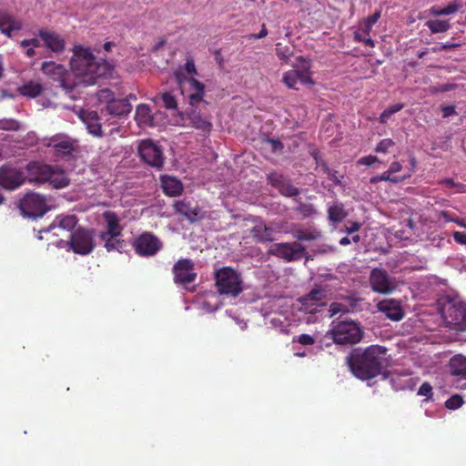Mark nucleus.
I'll use <instances>...</instances> for the list:
<instances>
[{
	"instance_id": "f257e3e1",
	"label": "nucleus",
	"mask_w": 466,
	"mask_h": 466,
	"mask_svg": "<svg viewBox=\"0 0 466 466\" xmlns=\"http://www.w3.org/2000/svg\"><path fill=\"white\" fill-rule=\"evenodd\" d=\"M70 65L72 72H68L64 66L53 61L44 62L41 69L53 81L57 82L66 93L80 85L85 86L94 85L97 78L110 73L109 64L97 62L90 49L83 46L75 47Z\"/></svg>"
},
{
	"instance_id": "f03ea898",
	"label": "nucleus",
	"mask_w": 466,
	"mask_h": 466,
	"mask_svg": "<svg viewBox=\"0 0 466 466\" xmlns=\"http://www.w3.org/2000/svg\"><path fill=\"white\" fill-rule=\"evenodd\" d=\"M388 349L378 344L355 348L347 357V364L354 377L370 380L381 375L388 366Z\"/></svg>"
},
{
	"instance_id": "7ed1b4c3",
	"label": "nucleus",
	"mask_w": 466,
	"mask_h": 466,
	"mask_svg": "<svg viewBox=\"0 0 466 466\" xmlns=\"http://www.w3.org/2000/svg\"><path fill=\"white\" fill-rule=\"evenodd\" d=\"M441 316L448 329L456 332L466 331V301L461 298H448L442 305Z\"/></svg>"
},
{
	"instance_id": "20e7f679",
	"label": "nucleus",
	"mask_w": 466,
	"mask_h": 466,
	"mask_svg": "<svg viewBox=\"0 0 466 466\" xmlns=\"http://www.w3.org/2000/svg\"><path fill=\"white\" fill-rule=\"evenodd\" d=\"M215 285L219 295L237 298L244 289L241 273L230 267H223L215 273Z\"/></svg>"
},
{
	"instance_id": "39448f33",
	"label": "nucleus",
	"mask_w": 466,
	"mask_h": 466,
	"mask_svg": "<svg viewBox=\"0 0 466 466\" xmlns=\"http://www.w3.org/2000/svg\"><path fill=\"white\" fill-rule=\"evenodd\" d=\"M329 333L333 341L339 345L357 344L362 339L364 334L357 322L347 320L333 321Z\"/></svg>"
},
{
	"instance_id": "423d86ee",
	"label": "nucleus",
	"mask_w": 466,
	"mask_h": 466,
	"mask_svg": "<svg viewBox=\"0 0 466 466\" xmlns=\"http://www.w3.org/2000/svg\"><path fill=\"white\" fill-rule=\"evenodd\" d=\"M26 170L29 175V181L31 182H49L56 188L66 187L69 184L68 178L64 176L57 178L56 172L54 167L49 165L33 161L27 164Z\"/></svg>"
},
{
	"instance_id": "0eeeda50",
	"label": "nucleus",
	"mask_w": 466,
	"mask_h": 466,
	"mask_svg": "<svg viewBox=\"0 0 466 466\" xmlns=\"http://www.w3.org/2000/svg\"><path fill=\"white\" fill-rule=\"evenodd\" d=\"M18 207L24 217L33 218H42L49 209L46 198L37 193L25 194Z\"/></svg>"
},
{
	"instance_id": "6e6552de",
	"label": "nucleus",
	"mask_w": 466,
	"mask_h": 466,
	"mask_svg": "<svg viewBox=\"0 0 466 466\" xmlns=\"http://www.w3.org/2000/svg\"><path fill=\"white\" fill-rule=\"evenodd\" d=\"M93 232L83 228H78L72 232L69 240L72 250L80 255L91 253L95 248Z\"/></svg>"
},
{
	"instance_id": "1a4fd4ad",
	"label": "nucleus",
	"mask_w": 466,
	"mask_h": 466,
	"mask_svg": "<svg viewBox=\"0 0 466 466\" xmlns=\"http://www.w3.org/2000/svg\"><path fill=\"white\" fill-rule=\"evenodd\" d=\"M26 180V176L21 168L11 164L0 167V186L7 190H15Z\"/></svg>"
},
{
	"instance_id": "9d476101",
	"label": "nucleus",
	"mask_w": 466,
	"mask_h": 466,
	"mask_svg": "<svg viewBox=\"0 0 466 466\" xmlns=\"http://www.w3.org/2000/svg\"><path fill=\"white\" fill-rule=\"evenodd\" d=\"M328 291L322 287H317L305 296L299 298V301L306 312L315 314L326 307Z\"/></svg>"
},
{
	"instance_id": "9b49d317",
	"label": "nucleus",
	"mask_w": 466,
	"mask_h": 466,
	"mask_svg": "<svg viewBox=\"0 0 466 466\" xmlns=\"http://www.w3.org/2000/svg\"><path fill=\"white\" fill-rule=\"evenodd\" d=\"M138 154L141 159L153 167L160 169L164 164L162 148L151 140H143L138 146Z\"/></svg>"
},
{
	"instance_id": "f8f14e48",
	"label": "nucleus",
	"mask_w": 466,
	"mask_h": 466,
	"mask_svg": "<svg viewBox=\"0 0 466 466\" xmlns=\"http://www.w3.org/2000/svg\"><path fill=\"white\" fill-rule=\"evenodd\" d=\"M370 284L371 289L380 294H390L396 289L394 279L385 269L380 268L370 271Z\"/></svg>"
},
{
	"instance_id": "ddd939ff",
	"label": "nucleus",
	"mask_w": 466,
	"mask_h": 466,
	"mask_svg": "<svg viewBox=\"0 0 466 466\" xmlns=\"http://www.w3.org/2000/svg\"><path fill=\"white\" fill-rule=\"evenodd\" d=\"M268 252L286 261H293L301 258L306 253V248L298 242L276 243L270 247Z\"/></svg>"
},
{
	"instance_id": "4468645a",
	"label": "nucleus",
	"mask_w": 466,
	"mask_h": 466,
	"mask_svg": "<svg viewBox=\"0 0 466 466\" xmlns=\"http://www.w3.org/2000/svg\"><path fill=\"white\" fill-rule=\"evenodd\" d=\"M133 248L139 256L150 257L161 249L162 243L152 233L145 232L134 241Z\"/></svg>"
},
{
	"instance_id": "2eb2a0df",
	"label": "nucleus",
	"mask_w": 466,
	"mask_h": 466,
	"mask_svg": "<svg viewBox=\"0 0 466 466\" xmlns=\"http://www.w3.org/2000/svg\"><path fill=\"white\" fill-rule=\"evenodd\" d=\"M98 98L107 102L106 110L113 116H126L132 110V105L128 102V99H114L108 89L101 90L98 93Z\"/></svg>"
},
{
	"instance_id": "dca6fc26",
	"label": "nucleus",
	"mask_w": 466,
	"mask_h": 466,
	"mask_svg": "<svg viewBox=\"0 0 466 466\" xmlns=\"http://www.w3.org/2000/svg\"><path fill=\"white\" fill-rule=\"evenodd\" d=\"M48 147L54 148V154L57 157H70L77 150L76 141L64 135H56L50 138Z\"/></svg>"
},
{
	"instance_id": "f3484780",
	"label": "nucleus",
	"mask_w": 466,
	"mask_h": 466,
	"mask_svg": "<svg viewBox=\"0 0 466 466\" xmlns=\"http://www.w3.org/2000/svg\"><path fill=\"white\" fill-rule=\"evenodd\" d=\"M174 281L179 284H189L197 278L194 263L189 258H181L173 267Z\"/></svg>"
},
{
	"instance_id": "a211bd4d",
	"label": "nucleus",
	"mask_w": 466,
	"mask_h": 466,
	"mask_svg": "<svg viewBox=\"0 0 466 466\" xmlns=\"http://www.w3.org/2000/svg\"><path fill=\"white\" fill-rule=\"evenodd\" d=\"M268 183L285 197H296L299 195V189L293 186L291 181L281 174L271 173L268 177Z\"/></svg>"
},
{
	"instance_id": "6ab92c4d",
	"label": "nucleus",
	"mask_w": 466,
	"mask_h": 466,
	"mask_svg": "<svg viewBox=\"0 0 466 466\" xmlns=\"http://www.w3.org/2000/svg\"><path fill=\"white\" fill-rule=\"evenodd\" d=\"M378 311L393 321H399L404 317V310L400 302L394 299H383L377 304Z\"/></svg>"
},
{
	"instance_id": "aec40b11",
	"label": "nucleus",
	"mask_w": 466,
	"mask_h": 466,
	"mask_svg": "<svg viewBox=\"0 0 466 466\" xmlns=\"http://www.w3.org/2000/svg\"><path fill=\"white\" fill-rule=\"evenodd\" d=\"M103 218L106 221V230L99 234V238H107V236L110 238L122 237L123 227L120 225V219L117 214L114 211L107 210L103 213Z\"/></svg>"
},
{
	"instance_id": "412c9836",
	"label": "nucleus",
	"mask_w": 466,
	"mask_h": 466,
	"mask_svg": "<svg viewBox=\"0 0 466 466\" xmlns=\"http://www.w3.org/2000/svg\"><path fill=\"white\" fill-rule=\"evenodd\" d=\"M38 35L44 41L45 46L51 51L59 53L65 49V41L56 33L40 29Z\"/></svg>"
},
{
	"instance_id": "4be33fe9",
	"label": "nucleus",
	"mask_w": 466,
	"mask_h": 466,
	"mask_svg": "<svg viewBox=\"0 0 466 466\" xmlns=\"http://www.w3.org/2000/svg\"><path fill=\"white\" fill-rule=\"evenodd\" d=\"M77 223V218L75 215L57 216L55 220L47 228H43L39 233H48L53 229L59 228L67 231H72Z\"/></svg>"
},
{
	"instance_id": "5701e85b",
	"label": "nucleus",
	"mask_w": 466,
	"mask_h": 466,
	"mask_svg": "<svg viewBox=\"0 0 466 466\" xmlns=\"http://www.w3.org/2000/svg\"><path fill=\"white\" fill-rule=\"evenodd\" d=\"M21 28L22 23L19 20L5 11H0V31L2 34L10 37L13 31H18Z\"/></svg>"
},
{
	"instance_id": "b1692460",
	"label": "nucleus",
	"mask_w": 466,
	"mask_h": 466,
	"mask_svg": "<svg viewBox=\"0 0 466 466\" xmlns=\"http://www.w3.org/2000/svg\"><path fill=\"white\" fill-rule=\"evenodd\" d=\"M161 186L166 195L170 197H177L182 194L184 187L182 182L167 175L161 177Z\"/></svg>"
},
{
	"instance_id": "393cba45",
	"label": "nucleus",
	"mask_w": 466,
	"mask_h": 466,
	"mask_svg": "<svg viewBox=\"0 0 466 466\" xmlns=\"http://www.w3.org/2000/svg\"><path fill=\"white\" fill-rule=\"evenodd\" d=\"M449 369L451 375L466 380V357L461 354L453 356L449 361ZM461 388H466V383Z\"/></svg>"
},
{
	"instance_id": "a878e982",
	"label": "nucleus",
	"mask_w": 466,
	"mask_h": 466,
	"mask_svg": "<svg viewBox=\"0 0 466 466\" xmlns=\"http://www.w3.org/2000/svg\"><path fill=\"white\" fill-rule=\"evenodd\" d=\"M310 67L311 63L309 60L306 59L303 56H299L297 58V63L294 65V71H298L299 75L302 76V85L305 86H313L315 84L314 80L310 76Z\"/></svg>"
},
{
	"instance_id": "bb28decb",
	"label": "nucleus",
	"mask_w": 466,
	"mask_h": 466,
	"mask_svg": "<svg viewBox=\"0 0 466 466\" xmlns=\"http://www.w3.org/2000/svg\"><path fill=\"white\" fill-rule=\"evenodd\" d=\"M250 234L257 242L266 243L274 240L273 228L267 227L265 224L254 226L250 230Z\"/></svg>"
},
{
	"instance_id": "cd10ccee",
	"label": "nucleus",
	"mask_w": 466,
	"mask_h": 466,
	"mask_svg": "<svg viewBox=\"0 0 466 466\" xmlns=\"http://www.w3.org/2000/svg\"><path fill=\"white\" fill-rule=\"evenodd\" d=\"M174 208L177 213L184 216L190 221L197 220L198 217V208L191 207V204L185 200L176 202L174 205Z\"/></svg>"
},
{
	"instance_id": "c85d7f7f",
	"label": "nucleus",
	"mask_w": 466,
	"mask_h": 466,
	"mask_svg": "<svg viewBox=\"0 0 466 466\" xmlns=\"http://www.w3.org/2000/svg\"><path fill=\"white\" fill-rule=\"evenodd\" d=\"M348 216V212L344 208V205L335 202L328 208V218L332 223H339Z\"/></svg>"
},
{
	"instance_id": "c756f323",
	"label": "nucleus",
	"mask_w": 466,
	"mask_h": 466,
	"mask_svg": "<svg viewBox=\"0 0 466 466\" xmlns=\"http://www.w3.org/2000/svg\"><path fill=\"white\" fill-rule=\"evenodd\" d=\"M21 95L28 97H36L43 91V86L40 83L29 81L28 83L18 87Z\"/></svg>"
},
{
	"instance_id": "7c9ffc66",
	"label": "nucleus",
	"mask_w": 466,
	"mask_h": 466,
	"mask_svg": "<svg viewBox=\"0 0 466 466\" xmlns=\"http://www.w3.org/2000/svg\"><path fill=\"white\" fill-rule=\"evenodd\" d=\"M425 25L430 29L432 34L445 33L451 28V24L448 20L431 19L425 23Z\"/></svg>"
},
{
	"instance_id": "2f4dec72",
	"label": "nucleus",
	"mask_w": 466,
	"mask_h": 466,
	"mask_svg": "<svg viewBox=\"0 0 466 466\" xmlns=\"http://www.w3.org/2000/svg\"><path fill=\"white\" fill-rule=\"evenodd\" d=\"M282 81L289 88L298 90L299 87H297V84L298 83L302 84V76H301V75H299V73L298 71H294L292 69V70L286 72L283 75Z\"/></svg>"
},
{
	"instance_id": "473e14b6",
	"label": "nucleus",
	"mask_w": 466,
	"mask_h": 466,
	"mask_svg": "<svg viewBox=\"0 0 466 466\" xmlns=\"http://www.w3.org/2000/svg\"><path fill=\"white\" fill-rule=\"evenodd\" d=\"M86 126V128L90 134L96 137H102V126L98 122L100 118H81Z\"/></svg>"
},
{
	"instance_id": "72a5a7b5",
	"label": "nucleus",
	"mask_w": 466,
	"mask_h": 466,
	"mask_svg": "<svg viewBox=\"0 0 466 466\" xmlns=\"http://www.w3.org/2000/svg\"><path fill=\"white\" fill-rule=\"evenodd\" d=\"M119 237H113L110 238L107 236V238H100L105 242V248L108 252L114 251V250H120L124 247V240L119 239Z\"/></svg>"
},
{
	"instance_id": "f704fd0d",
	"label": "nucleus",
	"mask_w": 466,
	"mask_h": 466,
	"mask_svg": "<svg viewBox=\"0 0 466 466\" xmlns=\"http://www.w3.org/2000/svg\"><path fill=\"white\" fill-rule=\"evenodd\" d=\"M189 85L192 89L196 90V93L189 96L191 102L200 101L204 95V85L195 78L189 80Z\"/></svg>"
},
{
	"instance_id": "c9c22d12",
	"label": "nucleus",
	"mask_w": 466,
	"mask_h": 466,
	"mask_svg": "<svg viewBox=\"0 0 466 466\" xmlns=\"http://www.w3.org/2000/svg\"><path fill=\"white\" fill-rule=\"evenodd\" d=\"M410 176H404V177H390V174L389 171L383 172L380 176H376L370 178V183H377L379 181H390L392 183H399L404 181L406 178H408Z\"/></svg>"
},
{
	"instance_id": "e433bc0d",
	"label": "nucleus",
	"mask_w": 466,
	"mask_h": 466,
	"mask_svg": "<svg viewBox=\"0 0 466 466\" xmlns=\"http://www.w3.org/2000/svg\"><path fill=\"white\" fill-rule=\"evenodd\" d=\"M296 212L301 215L302 218H309L316 214V209L312 204L300 202L295 208Z\"/></svg>"
},
{
	"instance_id": "4c0bfd02",
	"label": "nucleus",
	"mask_w": 466,
	"mask_h": 466,
	"mask_svg": "<svg viewBox=\"0 0 466 466\" xmlns=\"http://www.w3.org/2000/svg\"><path fill=\"white\" fill-rule=\"evenodd\" d=\"M294 238L300 241H309L315 240L318 238L319 234L317 232L304 230V229H297L294 232Z\"/></svg>"
},
{
	"instance_id": "58836bf2",
	"label": "nucleus",
	"mask_w": 466,
	"mask_h": 466,
	"mask_svg": "<svg viewBox=\"0 0 466 466\" xmlns=\"http://www.w3.org/2000/svg\"><path fill=\"white\" fill-rule=\"evenodd\" d=\"M395 146V142L390 138H385L380 141L375 147L377 153H389L390 149Z\"/></svg>"
},
{
	"instance_id": "ea45409f",
	"label": "nucleus",
	"mask_w": 466,
	"mask_h": 466,
	"mask_svg": "<svg viewBox=\"0 0 466 466\" xmlns=\"http://www.w3.org/2000/svg\"><path fill=\"white\" fill-rule=\"evenodd\" d=\"M276 55L279 59L287 61L292 56V50L289 46H281V44L278 43Z\"/></svg>"
},
{
	"instance_id": "a19ab883",
	"label": "nucleus",
	"mask_w": 466,
	"mask_h": 466,
	"mask_svg": "<svg viewBox=\"0 0 466 466\" xmlns=\"http://www.w3.org/2000/svg\"><path fill=\"white\" fill-rule=\"evenodd\" d=\"M0 128L5 130H17L19 123L14 118H1Z\"/></svg>"
},
{
	"instance_id": "79ce46f5",
	"label": "nucleus",
	"mask_w": 466,
	"mask_h": 466,
	"mask_svg": "<svg viewBox=\"0 0 466 466\" xmlns=\"http://www.w3.org/2000/svg\"><path fill=\"white\" fill-rule=\"evenodd\" d=\"M462 404L463 400L460 395H453L451 398H449L445 402V406L449 410H456L460 408Z\"/></svg>"
},
{
	"instance_id": "37998d69",
	"label": "nucleus",
	"mask_w": 466,
	"mask_h": 466,
	"mask_svg": "<svg viewBox=\"0 0 466 466\" xmlns=\"http://www.w3.org/2000/svg\"><path fill=\"white\" fill-rule=\"evenodd\" d=\"M191 120L192 125L198 129L203 131H209L211 128V124L207 120V118H188Z\"/></svg>"
},
{
	"instance_id": "c03bdc74",
	"label": "nucleus",
	"mask_w": 466,
	"mask_h": 466,
	"mask_svg": "<svg viewBox=\"0 0 466 466\" xmlns=\"http://www.w3.org/2000/svg\"><path fill=\"white\" fill-rule=\"evenodd\" d=\"M162 100L167 109H175L177 107V100L171 93L166 92L162 94Z\"/></svg>"
},
{
	"instance_id": "a18cd8bd",
	"label": "nucleus",
	"mask_w": 466,
	"mask_h": 466,
	"mask_svg": "<svg viewBox=\"0 0 466 466\" xmlns=\"http://www.w3.org/2000/svg\"><path fill=\"white\" fill-rule=\"evenodd\" d=\"M266 144L272 153H279L284 148L283 143L278 139L268 138L266 140Z\"/></svg>"
},
{
	"instance_id": "49530a36",
	"label": "nucleus",
	"mask_w": 466,
	"mask_h": 466,
	"mask_svg": "<svg viewBox=\"0 0 466 466\" xmlns=\"http://www.w3.org/2000/svg\"><path fill=\"white\" fill-rule=\"evenodd\" d=\"M322 169L327 174L328 178L332 181L334 186H339L341 184L340 180L339 179V177L336 175L337 171L330 169L327 166V164L322 165Z\"/></svg>"
},
{
	"instance_id": "de8ad7c7",
	"label": "nucleus",
	"mask_w": 466,
	"mask_h": 466,
	"mask_svg": "<svg viewBox=\"0 0 466 466\" xmlns=\"http://www.w3.org/2000/svg\"><path fill=\"white\" fill-rule=\"evenodd\" d=\"M403 107V104L396 103L389 106L383 110L380 116H390L391 115L399 112Z\"/></svg>"
},
{
	"instance_id": "09e8293b",
	"label": "nucleus",
	"mask_w": 466,
	"mask_h": 466,
	"mask_svg": "<svg viewBox=\"0 0 466 466\" xmlns=\"http://www.w3.org/2000/svg\"><path fill=\"white\" fill-rule=\"evenodd\" d=\"M461 8V4L458 0L450 3L447 6L443 7L444 15L455 14Z\"/></svg>"
},
{
	"instance_id": "8fccbe9b",
	"label": "nucleus",
	"mask_w": 466,
	"mask_h": 466,
	"mask_svg": "<svg viewBox=\"0 0 466 466\" xmlns=\"http://www.w3.org/2000/svg\"><path fill=\"white\" fill-rule=\"evenodd\" d=\"M135 116H151L149 106L147 104H139L137 106Z\"/></svg>"
},
{
	"instance_id": "3c124183",
	"label": "nucleus",
	"mask_w": 466,
	"mask_h": 466,
	"mask_svg": "<svg viewBox=\"0 0 466 466\" xmlns=\"http://www.w3.org/2000/svg\"><path fill=\"white\" fill-rule=\"evenodd\" d=\"M329 312H330V316L332 317L339 312H348V309L342 304L338 303V302H333L329 305Z\"/></svg>"
},
{
	"instance_id": "603ef678",
	"label": "nucleus",
	"mask_w": 466,
	"mask_h": 466,
	"mask_svg": "<svg viewBox=\"0 0 466 466\" xmlns=\"http://www.w3.org/2000/svg\"><path fill=\"white\" fill-rule=\"evenodd\" d=\"M418 394L420 396H425V397L430 398L432 394L431 385L429 382H423L418 390Z\"/></svg>"
},
{
	"instance_id": "864d4df0",
	"label": "nucleus",
	"mask_w": 466,
	"mask_h": 466,
	"mask_svg": "<svg viewBox=\"0 0 466 466\" xmlns=\"http://www.w3.org/2000/svg\"><path fill=\"white\" fill-rule=\"evenodd\" d=\"M297 341L302 345L309 346L315 343V339L309 334H301L298 337Z\"/></svg>"
},
{
	"instance_id": "5fc2aeb1",
	"label": "nucleus",
	"mask_w": 466,
	"mask_h": 466,
	"mask_svg": "<svg viewBox=\"0 0 466 466\" xmlns=\"http://www.w3.org/2000/svg\"><path fill=\"white\" fill-rule=\"evenodd\" d=\"M376 162H379V158L376 156L370 155L360 158L358 164L364 166H371Z\"/></svg>"
},
{
	"instance_id": "6e6d98bb",
	"label": "nucleus",
	"mask_w": 466,
	"mask_h": 466,
	"mask_svg": "<svg viewBox=\"0 0 466 466\" xmlns=\"http://www.w3.org/2000/svg\"><path fill=\"white\" fill-rule=\"evenodd\" d=\"M440 218H442L445 222H456L457 217H455L451 212L447 210H442L440 212Z\"/></svg>"
},
{
	"instance_id": "4d7b16f0",
	"label": "nucleus",
	"mask_w": 466,
	"mask_h": 466,
	"mask_svg": "<svg viewBox=\"0 0 466 466\" xmlns=\"http://www.w3.org/2000/svg\"><path fill=\"white\" fill-rule=\"evenodd\" d=\"M452 237L457 243L466 245V233L455 231L452 234Z\"/></svg>"
},
{
	"instance_id": "13d9d810",
	"label": "nucleus",
	"mask_w": 466,
	"mask_h": 466,
	"mask_svg": "<svg viewBox=\"0 0 466 466\" xmlns=\"http://www.w3.org/2000/svg\"><path fill=\"white\" fill-rule=\"evenodd\" d=\"M401 169H402L401 164L400 162L394 161L390 164L388 171L391 175V174L400 172Z\"/></svg>"
},
{
	"instance_id": "bf43d9fd",
	"label": "nucleus",
	"mask_w": 466,
	"mask_h": 466,
	"mask_svg": "<svg viewBox=\"0 0 466 466\" xmlns=\"http://www.w3.org/2000/svg\"><path fill=\"white\" fill-rule=\"evenodd\" d=\"M361 224L360 222H352L350 227L346 228V232L348 234H352L354 232H357L360 229Z\"/></svg>"
},
{
	"instance_id": "052dcab7",
	"label": "nucleus",
	"mask_w": 466,
	"mask_h": 466,
	"mask_svg": "<svg viewBox=\"0 0 466 466\" xmlns=\"http://www.w3.org/2000/svg\"><path fill=\"white\" fill-rule=\"evenodd\" d=\"M380 17V12H375L374 14L370 15L367 18V23H368L369 26H371L372 25L377 23V21L379 20Z\"/></svg>"
},
{
	"instance_id": "680f3d73",
	"label": "nucleus",
	"mask_w": 466,
	"mask_h": 466,
	"mask_svg": "<svg viewBox=\"0 0 466 466\" xmlns=\"http://www.w3.org/2000/svg\"><path fill=\"white\" fill-rule=\"evenodd\" d=\"M440 184L445 187L446 188H452L456 187V182L451 178H445L440 181Z\"/></svg>"
},
{
	"instance_id": "e2e57ef3",
	"label": "nucleus",
	"mask_w": 466,
	"mask_h": 466,
	"mask_svg": "<svg viewBox=\"0 0 466 466\" xmlns=\"http://www.w3.org/2000/svg\"><path fill=\"white\" fill-rule=\"evenodd\" d=\"M267 35H268V30L266 28V25H262L260 32L258 34L251 35V37L255 38V39H261V38H264L265 36H267Z\"/></svg>"
},
{
	"instance_id": "0e129e2a",
	"label": "nucleus",
	"mask_w": 466,
	"mask_h": 466,
	"mask_svg": "<svg viewBox=\"0 0 466 466\" xmlns=\"http://www.w3.org/2000/svg\"><path fill=\"white\" fill-rule=\"evenodd\" d=\"M461 45L460 43H445L440 44V48H443L444 50H451L460 47Z\"/></svg>"
},
{
	"instance_id": "69168bd1",
	"label": "nucleus",
	"mask_w": 466,
	"mask_h": 466,
	"mask_svg": "<svg viewBox=\"0 0 466 466\" xmlns=\"http://www.w3.org/2000/svg\"><path fill=\"white\" fill-rule=\"evenodd\" d=\"M185 69L188 74L197 73L196 66L193 61H187V63L185 64Z\"/></svg>"
},
{
	"instance_id": "338daca9",
	"label": "nucleus",
	"mask_w": 466,
	"mask_h": 466,
	"mask_svg": "<svg viewBox=\"0 0 466 466\" xmlns=\"http://www.w3.org/2000/svg\"><path fill=\"white\" fill-rule=\"evenodd\" d=\"M431 13L436 16L444 15L443 8L439 6H432L431 8Z\"/></svg>"
},
{
	"instance_id": "774afa93",
	"label": "nucleus",
	"mask_w": 466,
	"mask_h": 466,
	"mask_svg": "<svg viewBox=\"0 0 466 466\" xmlns=\"http://www.w3.org/2000/svg\"><path fill=\"white\" fill-rule=\"evenodd\" d=\"M455 113V109L453 106H447L444 108V116H449Z\"/></svg>"
}]
</instances>
